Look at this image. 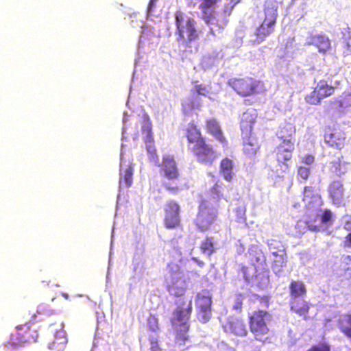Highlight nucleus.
Listing matches in <instances>:
<instances>
[{
    "mask_svg": "<svg viewBox=\"0 0 351 351\" xmlns=\"http://www.w3.org/2000/svg\"><path fill=\"white\" fill-rule=\"evenodd\" d=\"M325 142L331 147L341 149L343 145V139L337 137L336 134H326L324 136Z\"/></svg>",
    "mask_w": 351,
    "mask_h": 351,
    "instance_id": "nucleus-34",
    "label": "nucleus"
},
{
    "mask_svg": "<svg viewBox=\"0 0 351 351\" xmlns=\"http://www.w3.org/2000/svg\"><path fill=\"white\" fill-rule=\"evenodd\" d=\"M120 160L119 184L121 186L125 184V187H130L132 183V167H131L130 162L125 160L122 152L121 154Z\"/></svg>",
    "mask_w": 351,
    "mask_h": 351,
    "instance_id": "nucleus-16",
    "label": "nucleus"
},
{
    "mask_svg": "<svg viewBox=\"0 0 351 351\" xmlns=\"http://www.w3.org/2000/svg\"><path fill=\"white\" fill-rule=\"evenodd\" d=\"M189 8L197 7L202 12V18L210 26V33L217 36L226 25V20H219L214 13L215 5L221 0H185Z\"/></svg>",
    "mask_w": 351,
    "mask_h": 351,
    "instance_id": "nucleus-3",
    "label": "nucleus"
},
{
    "mask_svg": "<svg viewBox=\"0 0 351 351\" xmlns=\"http://www.w3.org/2000/svg\"><path fill=\"white\" fill-rule=\"evenodd\" d=\"M289 289L291 298H304L306 293V287L301 281L292 280Z\"/></svg>",
    "mask_w": 351,
    "mask_h": 351,
    "instance_id": "nucleus-26",
    "label": "nucleus"
},
{
    "mask_svg": "<svg viewBox=\"0 0 351 351\" xmlns=\"http://www.w3.org/2000/svg\"><path fill=\"white\" fill-rule=\"evenodd\" d=\"M332 214L329 210H326L319 216L316 215L314 221H299L296 225V228L304 226V229H308L311 231L318 232L323 230L322 224H328L332 221Z\"/></svg>",
    "mask_w": 351,
    "mask_h": 351,
    "instance_id": "nucleus-12",
    "label": "nucleus"
},
{
    "mask_svg": "<svg viewBox=\"0 0 351 351\" xmlns=\"http://www.w3.org/2000/svg\"><path fill=\"white\" fill-rule=\"evenodd\" d=\"M236 246H237V254H241L244 252L245 247L240 240L237 241V242L236 243Z\"/></svg>",
    "mask_w": 351,
    "mask_h": 351,
    "instance_id": "nucleus-51",
    "label": "nucleus"
},
{
    "mask_svg": "<svg viewBox=\"0 0 351 351\" xmlns=\"http://www.w3.org/2000/svg\"><path fill=\"white\" fill-rule=\"evenodd\" d=\"M330 169L336 176L340 177L347 172L348 164L344 161H341L339 158H337L330 163Z\"/></svg>",
    "mask_w": 351,
    "mask_h": 351,
    "instance_id": "nucleus-31",
    "label": "nucleus"
},
{
    "mask_svg": "<svg viewBox=\"0 0 351 351\" xmlns=\"http://www.w3.org/2000/svg\"><path fill=\"white\" fill-rule=\"evenodd\" d=\"M269 314L264 311L255 312L250 317V329L256 340L265 342L267 339L269 329L265 320Z\"/></svg>",
    "mask_w": 351,
    "mask_h": 351,
    "instance_id": "nucleus-8",
    "label": "nucleus"
},
{
    "mask_svg": "<svg viewBox=\"0 0 351 351\" xmlns=\"http://www.w3.org/2000/svg\"><path fill=\"white\" fill-rule=\"evenodd\" d=\"M243 143H244V148H243L244 152L250 156H252L255 155L256 150H257L256 139L254 138V145L248 143L247 138H246V142L245 141L244 139H243Z\"/></svg>",
    "mask_w": 351,
    "mask_h": 351,
    "instance_id": "nucleus-40",
    "label": "nucleus"
},
{
    "mask_svg": "<svg viewBox=\"0 0 351 351\" xmlns=\"http://www.w3.org/2000/svg\"><path fill=\"white\" fill-rule=\"evenodd\" d=\"M26 341V339H24L23 337H18L14 339V335L11 336V341L9 342L5 347L9 349V346L15 348L18 345H22L23 343Z\"/></svg>",
    "mask_w": 351,
    "mask_h": 351,
    "instance_id": "nucleus-41",
    "label": "nucleus"
},
{
    "mask_svg": "<svg viewBox=\"0 0 351 351\" xmlns=\"http://www.w3.org/2000/svg\"><path fill=\"white\" fill-rule=\"evenodd\" d=\"M303 202L307 209L315 211L317 210L322 205L321 197L311 186L304 188Z\"/></svg>",
    "mask_w": 351,
    "mask_h": 351,
    "instance_id": "nucleus-14",
    "label": "nucleus"
},
{
    "mask_svg": "<svg viewBox=\"0 0 351 351\" xmlns=\"http://www.w3.org/2000/svg\"><path fill=\"white\" fill-rule=\"evenodd\" d=\"M237 216L239 222H243L245 221V208L239 207L237 209Z\"/></svg>",
    "mask_w": 351,
    "mask_h": 351,
    "instance_id": "nucleus-48",
    "label": "nucleus"
},
{
    "mask_svg": "<svg viewBox=\"0 0 351 351\" xmlns=\"http://www.w3.org/2000/svg\"><path fill=\"white\" fill-rule=\"evenodd\" d=\"M221 173L224 179L230 181L233 176L232 161L228 158H225L221 162Z\"/></svg>",
    "mask_w": 351,
    "mask_h": 351,
    "instance_id": "nucleus-32",
    "label": "nucleus"
},
{
    "mask_svg": "<svg viewBox=\"0 0 351 351\" xmlns=\"http://www.w3.org/2000/svg\"><path fill=\"white\" fill-rule=\"evenodd\" d=\"M241 0H230V3H232V4H234V5H235L236 4H237Z\"/></svg>",
    "mask_w": 351,
    "mask_h": 351,
    "instance_id": "nucleus-60",
    "label": "nucleus"
},
{
    "mask_svg": "<svg viewBox=\"0 0 351 351\" xmlns=\"http://www.w3.org/2000/svg\"><path fill=\"white\" fill-rule=\"evenodd\" d=\"M180 263L184 265L187 271H193L194 270L193 264H197L199 267L204 266V263L195 257H191L190 259H181Z\"/></svg>",
    "mask_w": 351,
    "mask_h": 351,
    "instance_id": "nucleus-36",
    "label": "nucleus"
},
{
    "mask_svg": "<svg viewBox=\"0 0 351 351\" xmlns=\"http://www.w3.org/2000/svg\"><path fill=\"white\" fill-rule=\"evenodd\" d=\"M219 56V52L214 51L213 53L205 55L202 60V66L204 69H208L215 64Z\"/></svg>",
    "mask_w": 351,
    "mask_h": 351,
    "instance_id": "nucleus-35",
    "label": "nucleus"
},
{
    "mask_svg": "<svg viewBox=\"0 0 351 351\" xmlns=\"http://www.w3.org/2000/svg\"><path fill=\"white\" fill-rule=\"evenodd\" d=\"M345 243L346 246L351 245V232L346 236Z\"/></svg>",
    "mask_w": 351,
    "mask_h": 351,
    "instance_id": "nucleus-58",
    "label": "nucleus"
},
{
    "mask_svg": "<svg viewBox=\"0 0 351 351\" xmlns=\"http://www.w3.org/2000/svg\"><path fill=\"white\" fill-rule=\"evenodd\" d=\"M278 2L276 0H266L264 5L265 19L256 30V42L260 43L270 35L274 29L278 16Z\"/></svg>",
    "mask_w": 351,
    "mask_h": 351,
    "instance_id": "nucleus-4",
    "label": "nucleus"
},
{
    "mask_svg": "<svg viewBox=\"0 0 351 351\" xmlns=\"http://www.w3.org/2000/svg\"><path fill=\"white\" fill-rule=\"evenodd\" d=\"M284 263V258H279V260H276L274 261V265L273 266V270L276 274H278L280 271V267H282Z\"/></svg>",
    "mask_w": 351,
    "mask_h": 351,
    "instance_id": "nucleus-45",
    "label": "nucleus"
},
{
    "mask_svg": "<svg viewBox=\"0 0 351 351\" xmlns=\"http://www.w3.org/2000/svg\"><path fill=\"white\" fill-rule=\"evenodd\" d=\"M304 162L308 165H310L313 163L314 162V157L308 155L304 157Z\"/></svg>",
    "mask_w": 351,
    "mask_h": 351,
    "instance_id": "nucleus-54",
    "label": "nucleus"
},
{
    "mask_svg": "<svg viewBox=\"0 0 351 351\" xmlns=\"http://www.w3.org/2000/svg\"><path fill=\"white\" fill-rule=\"evenodd\" d=\"M62 295L66 298V299H68L69 298V295L67 293H62Z\"/></svg>",
    "mask_w": 351,
    "mask_h": 351,
    "instance_id": "nucleus-61",
    "label": "nucleus"
},
{
    "mask_svg": "<svg viewBox=\"0 0 351 351\" xmlns=\"http://www.w3.org/2000/svg\"><path fill=\"white\" fill-rule=\"evenodd\" d=\"M16 328L17 332H18V335L20 336L21 334L19 333V331L21 330L22 329H24V328L27 330L29 329V326H27V325L19 326Z\"/></svg>",
    "mask_w": 351,
    "mask_h": 351,
    "instance_id": "nucleus-59",
    "label": "nucleus"
},
{
    "mask_svg": "<svg viewBox=\"0 0 351 351\" xmlns=\"http://www.w3.org/2000/svg\"><path fill=\"white\" fill-rule=\"evenodd\" d=\"M234 5L232 3H227L223 8V18L221 20H226V23H228L227 17L229 16L231 14L232 9Z\"/></svg>",
    "mask_w": 351,
    "mask_h": 351,
    "instance_id": "nucleus-43",
    "label": "nucleus"
},
{
    "mask_svg": "<svg viewBox=\"0 0 351 351\" xmlns=\"http://www.w3.org/2000/svg\"><path fill=\"white\" fill-rule=\"evenodd\" d=\"M334 104L337 105L339 109L351 106V93L341 97L339 99H335Z\"/></svg>",
    "mask_w": 351,
    "mask_h": 351,
    "instance_id": "nucleus-37",
    "label": "nucleus"
},
{
    "mask_svg": "<svg viewBox=\"0 0 351 351\" xmlns=\"http://www.w3.org/2000/svg\"><path fill=\"white\" fill-rule=\"evenodd\" d=\"M187 139L191 144L189 147H192L191 145H194L195 144H197L199 141H204L203 138H201L199 130L193 125H191L187 130Z\"/></svg>",
    "mask_w": 351,
    "mask_h": 351,
    "instance_id": "nucleus-33",
    "label": "nucleus"
},
{
    "mask_svg": "<svg viewBox=\"0 0 351 351\" xmlns=\"http://www.w3.org/2000/svg\"><path fill=\"white\" fill-rule=\"evenodd\" d=\"M211 195L213 197L214 202H215L216 199H218L219 198V186L217 185L211 191Z\"/></svg>",
    "mask_w": 351,
    "mask_h": 351,
    "instance_id": "nucleus-50",
    "label": "nucleus"
},
{
    "mask_svg": "<svg viewBox=\"0 0 351 351\" xmlns=\"http://www.w3.org/2000/svg\"><path fill=\"white\" fill-rule=\"evenodd\" d=\"M195 90L198 95L206 96L209 93V89L206 85L199 84L195 86Z\"/></svg>",
    "mask_w": 351,
    "mask_h": 351,
    "instance_id": "nucleus-44",
    "label": "nucleus"
},
{
    "mask_svg": "<svg viewBox=\"0 0 351 351\" xmlns=\"http://www.w3.org/2000/svg\"><path fill=\"white\" fill-rule=\"evenodd\" d=\"M148 325L152 331L156 332L158 329L157 319L154 317H150L148 319Z\"/></svg>",
    "mask_w": 351,
    "mask_h": 351,
    "instance_id": "nucleus-46",
    "label": "nucleus"
},
{
    "mask_svg": "<svg viewBox=\"0 0 351 351\" xmlns=\"http://www.w3.org/2000/svg\"><path fill=\"white\" fill-rule=\"evenodd\" d=\"M191 302L192 301L190 300L185 306L184 305L183 306L177 307L172 318L173 324H180L184 326H186L192 311Z\"/></svg>",
    "mask_w": 351,
    "mask_h": 351,
    "instance_id": "nucleus-18",
    "label": "nucleus"
},
{
    "mask_svg": "<svg viewBox=\"0 0 351 351\" xmlns=\"http://www.w3.org/2000/svg\"><path fill=\"white\" fill-rule=\"evenodd\" d=\"M212 295L207 290L198 293L195 298L197 318L202 323L209 321L212 315Z\"/></svg>",
    "mask_w": 351,
    "mask_h": 351,
    "instance_id": "nucleus-9",
    "label": "nucleus"
},
{
    "mask_svg": "<svg viewBox=\"0 0 351 351\" xmlns=\"http://www.w3.org/2000/svg\"><path fill=\"white\" fill-rule=\"evenodd\" d=\"M310 173V169L306 167H300L298 170V175L300 178L306 180Z\"/></svg>",
    "mask_w": 351,
    "mask_h": 351,
    "instance_id": "nucleus-42",
    "label": "nucleus"
},
{
    "mask_svg": "<svg viewBox=\"0 0 351 351\" xmlns=\"http://www.w3.org/2000/svg\"><path fill=\"white\" fill-rule=\"evenodd\" d=\"M256 115L257 114L255 110L250 109L242 114L241 121L242 138L245 140V142L246 138H247L248 143L252 145L254 144V138L252 136L251 133L252 125L256 118Z\"/></svg>",
    "mask_w": 351,
    "mask_h": 351,
    "instance_id": "nucleus-10",
    "label": "nucleus"
},
{
    "mask_svg": "<svg viewBox=\"0 0 351 351\" xmlns=\"http://www.w3.org/2000/svg\"><path fill=\"white\" fill-rule=\"evenodd\" d=\"M308 351H330V347L326 344H319L313 346Z\"/></svg>",
    "mask_w": 351,
    "mask_h": 351,
    "instance_id": "nucleus-47",
    "label": "nucleus"
},
{
    "mask_svg": "<svg viewBox=\"0 0 351 351\" xmlns=\"http://www.w3.org/2000/svg\"><path fill=\"white\" fill-rule=\"evenodd\" d=\"M150 343L151 351H159L157 341L154 340L153 337H151Z\"/></svg>",
    "mask_w": 351,
    "mask_h": 351,
    "instance_id": "nucleus-53",
    "label": "nucleus"
},
{
    "mask_svg": "<svg viewBox=\"0 0 351 351\" xmlns=\"http://www.w3.org/2000/svg\"><path fill=\"white\" fill-rule=\"evenodd\" d=\"M206 128L208 131L223 145H226V141L223 136L219 123L214 119H210L206 121Z\"/></svg>",
    "mask_w": 351,
    "mask_h": 351,
    "instance_id": "nucleus-24",
    "label": "nucleus"
},
{
    "mask_svg": "<svg viewBox=\"0 0 351 351\" xmlns=\"http://www.w3.org/2000/svg\"><path fill=\"white\" fill-rule=\"evenodd\" d=\"M183 112L185 114L189 113V112L194 108L193 104H191L189 101H184L182 104Z\"/></svg>",
    "mask_w": 351,
    "mask_h": 351,
    "instance_id": "nucleus-49",
    "label": "nucleus"
},
{
    "mask_svg": "<svg viewBox=\"0 0 351 351\" xmlns=\"http://www.w3.org/2000/svg\"><path fill=\"white\" fill-rule=\"evenodd\" d=\"M217 248L218 244L214 237H207L201 245L202 252L207 256H210Z\"/></svg>",
    "mask_w": 351,
    "mask_h": 351,
    "instance_id": "nucleus-28",
    "label": "nucleus"
},
{
    "mask_svg": "<svg viewBox=\"0 0 351 351\" xmlns=\"http://www.w3.org/2000/svg\"><path fill=\"white\" fill-rule=\"evenodd\" d=\"M142 132L144 136V140L146 145V149L150 156V159L155 163L158 161V156L156 155V150L154 145V139L152 134V129L149 123H145L142 126Z\"/></svg>",
    "mask_w": 351,
    "mask_h": 351,
    "instance_id": "nucleus-17",
    "label": "nucleus"
},
{
    "mask_svg": "<svg viewBox=\"0 0 351 351\" xmlns=\"http://www.w3.org/2000/svg\"><path fill=\"white\" fill-rule=\"evenodd\" d=\"M217 208L209 201H203L199 207L196 225L202 231L207 230L216 219Z\"/></svg>",
    "mask_w": 351,
    "mask_h": 351,
    "instance_id": "nucleus-7",
    "label": "nucleus"
},
{
    "mask_svg": "<svg viewBox=\"0 0 351 351\" xmlns=\"http://www.w3.org/2000/svg\"><path fill=\"white\" fill-rule=\"evenodd\" d=\"M169 278L167 280V289L171 295L180 297L184 294L188 285L189 278H187L180 267L176 263L168 265Z\"/></svg>",
    "mask_w": 351,
    "mask_h": 351,
    "instance_id": "nucleus-5",
    "label": "nucleus"
},
{
    "mask_svg": "<svg viewBox=\"0 0 351 351\" xmlns=\"http://www.w3.org/2000/svg\"><path fill=\"white\" fill-rule=\"evenodd\" d=\"M267 245L271 253L279 258H282L285 254V248L282 243L276 239H269L267 241Z\"/></svg>",
    "mask_w": 351,
    "mask_h": 351,
    "instance_id": "nucleus-29",
    "label": "nucleus"
},
{
    "mask_svg": "<svg viewBox=\"0 0 351 351\" xmlns=\"http://www.w3.org/2000/svg\"><path fill=\"white\" fill-rule=\"evenodd\" d=\"M198 160L205 165H211L217 158L216 153L213 149L205 143L204 141H199L197 144L190 147Z\"/></svg>",
    "mask_w": 351,
    "mask_h": 351,
    "instance_id": "nucleus-11",
    "label": "nucleus"
},
{
    "mask_svg": "<svg viewBox=\"0 0 351 351\" xmlns=\"http://www.w3.org/2000/svg\"><path fill=\"white\" fill-rule=\"evenodd\" d=\"M328 192L335 204H340L342 202L344 189L341 182L337 180L332 182L328 187Z\"/></svg>",
    "mask_w": 351,
    "mask_h": 351,
    "instance_id": "nucleus-22",
    "label": "nucleus"
},
{
    "mask_svg": "<svg viewBox=\"0 0 351 351\" xmlns=\"http://www.w3.org/2000/svg\"><path fill=\"white\" fill-rule=\"evenodd\" d=\"M226 332L232 333L238 336H245L247 330L242 320L237 317H231L228 323L223 326Z\"/></svg>",
    "mask_w": 351,
    "mask_h": 351,
    "instance_id": "nucleus-20",
    "label": "nucleus"
},
{
    "mask_svg": "<svg viewBox=\"0 0 351 351\" xmlns=\"http://www.w3.org/2000/svg\"><path fill=\"white\" fill-rule=\"evenodd\" d=\"M242 300H243V296L241 295H239L237 297L236 300H235V304L234 305V309L238 310L241 308Z\"/></svg>",
    "mask_w": 351,
    "mask_h": 351,
    "instance_id": "nucleus-52",
    "label": "nucleus"
},
{
    "mask_svg": "<svg viewBox=\"0 0 351 351\" xmlns=\"http://www.w3.org/2000/svg\"><path fill=\"white\" fill-rule=\"evenodd\" d=\"M229 85L239 95L247 96L255 92V82L252 78L230 79Z\"/></svg>",
    "mask_w": 351,
    "mask_h": 351,
    "instance_id": "nucleus-13",
    "label": "nucleus"
},
{
    "mask_svg": "<svg viewBox=\"0 0 351 351\" xmlns=\"http://www.w3.org/2000/svg\"><path fill=\"white\" fill-rule=\"evenodd\" d=\"M291 309L299 315L304 316L306 319L309 307L303 298H291Z\"/></svg>",
    "mask_w": 351,
    "mask_h": 351,
    "instance_id": "nucleus-25",
    "label": "nucleus"
},
{
    "mask_svg": "<svg viewBox=\"0 0 351 351\" xmlns=\"http://www.w3.org/2000/svg\"><path fill=\"white\" fill-rule=\"evenodd\" d=\"M295 132V128L291 123H287L280 127L276 133L279 141L275 149L276 160L270 167L278 177H282L284 173L288 169L289 166L287 162L291 158L292 152L294 150Z\"/></svg>",
    "mask_w": 351,
    "mask_h": 351,
    "instance_id": "nucleus-1",
    "label": "nucleus"
},
{
    "mask_svg": "<svg viewBox=\"0 0 351 351\" xmlns=\"http://www.w3.org/2000/svg\"><path fill=\"white\" fill-rule=\"evenodd\" d=\"M256 267L254 266L247 267H243L242 268V275L246 282H250L256 274Z\"/></svg>",
    "mask_w": 351,
    "mask_h": 351,
    "instance_id": "nucleus-39",
    "label": "nucleus"
},
{
    "mask_svg": "<svg viewBox=\"0 0 351 351\" xmlns=\"http://www.w3.org/2000/svg\"><path fill=\"white\" fill-rule=\"evenodd\" d=\"M62 328H63V324H62ZM66 343V332L63 328H61L56 332L55 340L49 344L48 348L50 350H56V351H64Z\"/></svg>",
    "mask_w": 351,
    "mask_h": 351,
    "instance_id": "nucleus-23",
    "label": "nucleus"
},
{
    "mask_svg": "<svg viewBox=\"0 0 351 351\" xmlns=\"http://www.w3.org/2000/svg\"><path fill=\"white\" fill-rule=\"evenodd\" d=\"M175 23L176 27V41L178 45L180 53L186 51L190 44L199 37V32L194 19L185 13L178 11L175 14Z\"/></svg>",
    "mask_w": 351,
    "mask_h": 351,
    "instance_id": "nucleus-2",
    "label": "nucleus"
},
{
    "mask_svg": "<svg viewBox=\"0 0 351 351\" xmlns=\"http://www.w3.org/2000/svg\"><path fill=\"white\" fill-rule=\"evenodd\" d=\"M305 45H315L319 52L325 53L330 47V41L322 34L311 35L306 38Z\"/></svg>",
    "mask_w": 351,
    "mask_h": 351,
    "instance_id": "nucleus-19",
    "label": "nucleus"
},
{
    "mask_svg": "<svg viewBox=\"0 0 351 351\" xmlns=\"http://www.w3.org/2000/svg\"><path fill=\"white\" fill-rule=\"evenodd\" d=\"M179 210L180 207L175 202L171 201L167 204L165 222L168 228H173L179 223Z\"/></svg>",
    "mask_w": 351,
    "mask_h": 351,
    "instance_id": "nucleus-15",
    "label": "nucleus"
},
{
    "mask_svg": "<svg viewBox=\"0 0 351 351\" xmlns=\"http://www.w3.org/2000/svg\"><path fill=\"white\" fill-rule=\"evenodd\" d=\"M338 327L341 332L351 339V314H344L338 319Z\"/></svg>",
    "mask_w": 351,
    "mask_h": 351,
    "instance_id": "nucleus-27",
    "label": "nucleus"
},
{
    "mask_svg": "<svg viewBox=\"0 0 351 351\" xmlns=\"http://www.w3.org/2000/svg\"><path fill=\"white\" fill-rule=\"evenodd\" d=\"M128 112H125L123 113V131H122L123 138H124V134H125V123L128 121Z\"/></svg>",
    "mask_w": 351,
    "mask_h": 351,
    "instance_id": "nucleus-55",
    "label": "nucleus"
},
{
    "mask_svg": "<svg viewBox=\"0 0 351 351\" xmlns=\"http://www.w3.org/2000/svg\"><path fill=\"white\" fill-rule=\"evenodd\" d=\"M344 228L351 231V217H348L344 223Z\"/></svg>",
    "mask_w": 351,
    "mask_h": 351,
    "instance_id": "nucleus-56",
    "label": "nucleus"
},
{
    "mask_svg": "<svg viewBox=\"0 0 351 351\" xmlns=\"http://www.w3.org/2000/svg\"><path fill=\"white\" fill-rule=\"evenodd\" d=\"M160 166L164 177L169 180V182H164L165 187L169 191L176 193L178 191V187L175 181L179 176V171L173 156L165 155Z\"/></svg>",
    "mask_w": 351,
    "mask_h": 351,
    "instance_id": "nucleus-6",
    "label": "nucleus"
},
{
    "mask_svg": "<svg viewBox=\"0 0 351 351\" xmlns=\"http://www.w3.org/2000/svg\"><path fill=\"white\" fill-rule=\"evenodd\" d=\"M315 88L322 99L332 95L335 90V86L329 85L325 80H320Z\"/></svg>",
    "mask_w": 351,
    "mask_h": 351,
    "instance_id": "nucleus-30",
    "label": "nucleus"
},
{
    "mask_svg": "<svg viewBox=\"0 0 351 351\" xmlns=\"http://www.w3.org/2000/svg\"><path fill=\"white\" fill-rule=\"evenodd\" d=\"M249 259L254 267H263L266 258L258 246L252 245L248 250Z\"/></svg>",
    "mask_w": 351,
    "mask_h": 351,
    "instance_id": "nucleus-21",
    "label": "nucleus"
},
{
    "mask_svg": "<svg viewBox=\"0 0 351 351\" xmlns=\"http://www.w3.org/2000/svg\"><path fill=\"white\" fill-rule=\"evenodd\" d=\"M305 100L307 103L310 104L317 105L320 103L322 98L320 97L319 95H318V92L317 91L316 88H315L313 91H312L309 95L306 96Z\"/></svg>",
    "mask_w": 351,
    "mask_h": 351,
    "instance_id": "nucleus-38",
    "label": "nucleus"
},
{
    "mask_svg": "<svg viewBox=\"0 0 351 351\" xmlns=\"http://www.w3.org/2000/svg\"><path fill=\"white\" fill-rule=\"evenodd\" d=\"M156 1V0H150V2L149 3L148 8H147V15L148 16H149L151 14L152 8L154 6V3H155Z\"/></svg>",
    "mask_w": 351,
    "mask_h": 351,
    "instance_id": "nucleus-57",
    "label": "nucleus"
}]
</instances>
